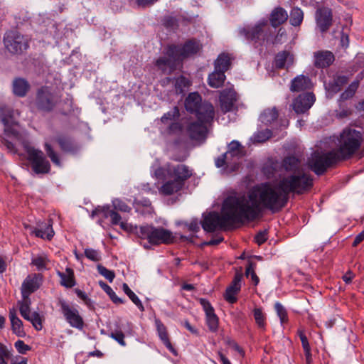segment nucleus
I'll return each mask as SVG.
<instances>
[{
  "label": "nucleus",
  "mask_w": 364,
  "mask_h": 364,
  "mask_svg": "<svg viewBox=\"0 0 364 364\" xmlns=\"http://www.w3.org/2000/svg\"><path fill=\"white\" fill-rule=\"evenodd\" d=\"M312 186V178L308 176H287L276 183H264L255 186L247 196H237V199L245 219L253 220L263 209L272 213L279 211L287 204L290 193L301 194Z\"/></svg>",
  "instance_id": "nucleus-1"
},
{
  "label": "nucleus",
  "mask_w": 364,
  "mask_h": 364,
  "mask_svg": "<svg viewBox=\"0 0 364 364\" xmlns=\"http://www.w3.org/2000/svg\"><path fill=\"white\" fill-rule=\"evenodd\" d=\"M245 220V216L238 204L237 196H229L223 202L222 215L210 212L203 215L202 228L206 232H214L218 229L226 228L236 223Z\"/></svg>",
  "instance_id": "nucleus-2"
},
{
  "label": "nucleus",
  "mask_w": 364,
  "mask_h": 364,
  "mask_svg": "<svg viewBox=\"0 0 364 364\" xmlns=\"http://www.w3.org/2000/svg\"><path fill=\"white\" fill-rule=\"evenodd\" d=\"M154 175L159 179H167L159 188V192L164 196H171L182 190L186 181L192 176L193 169L184 164L168 163L156 168Z\"/></svg>",
  "instance_id": "nucleus-3"
},
{
  "label": "nucleus",
  "mask_w": 364,
  "mask_h": 364,
  "mask_svg": "<svg viewBox=\"0 0 364 364\" xmlns=\"http://www.w3.org/2000/svg\"><path fill=\"white\" fill-rule=\"evenodd\" d=\"M362 133L352 128H346L338 138L337 149L334 150L341 161L350 158L360 148Z\"/></svg>",
  "instance_id": "nucleus-4"
},
{
  "label": "nucleus",
  "mask_w": 364,
  "mask_h": 364,
  "mask_svg": "<svg viewBox=\"0 0 364 364\" xmlns=\"http://www.w3.org/2000/svg\"><path fill=\"white\" fill-rule=\"evenodd\" d=\"M245 154L244 146L238 141L233 140L228 144L227 151L215 160V165L218 168L225 166L227 171H234L238 168L239 161Z\"/></svg>",
  "instance_id": "nucleus-5"
},
{
  "label": "nucleus",
  "mask_w": 364,
  "mask_h": 364,
  "mask_svg": "<svg viewBox=\"0 0 364 364\" xmlns=\"http://www.w3.org/2000/svg\"><path fill=\"white\" fill-rule=\"evenodd\" d=\"M137 235L141 239H146L150 244L155 245L171 244L175 239L170 230L152 225L141 226L137 231Z\"/></svg>",
  "instance_id": "nucleus-6"
},
{
  "label": "nucleus",
  "mask_w": 364,
  "mask_h": 364,
  "mask_svg": "<svg viewBox=\"0 0 364 364\" xmlns=\"http://www.w3.org/2000/svg\"><path fill=\"white\" fill-rule=\"evenodd\" d=\"M341 160L333 150L326 153L316 151L309 159L308 165L310 169L316 174L321 175L323 173L329 166Z\"/></svg>",
  "instance_id": "nucleus-7"
},
{
  "label": "nucleus",
  "mask_w": 364,
  "mask_h": 364,
  "mask_svg": "<svg viewBox=\"0 0 364 364\" xmlns=\"http://www.w3.org/2000/svg\"><path fill=\"white\" fill-rule=\"evenodd\" d=\"M60 101V97L48 86H43L37 90L35 100L36 107L43 112H51Z\"/></svg>",
  "instance_id": "nucleus-8"
},
{
  "label": "nucleus",
  "mask_w": 364,
  "mask_h": 364,
  "mask_svg": "<svg viewBox=\"0 0 364 364\" xmlns=\"http://www.w3.org/2000/svg\"><path fill=\"white\" fill-rule=\"evenodd\" d=\"M25 151L27 154V159L31 163V168L35 173L46 174L49 173L50 170V163L41 150L26 145Z\"/></svg>",
  "instance_id": "nucleus-9"
},
{
  "label": "nucleus",
  "mask_w": 364,
  "mask_h": 364,
  "mask_svg": "<svg viewBox=\"0 0 364 364\" xmlns=\"http://www.w3.org/2000/svg\"><path fill=\"white\" fill-rule=\"evenodd\" d=\"M6 48L13 54H21L29 47V40L18 31H11L4 37Z\"/></svg>",
  "instance_id": "nucleus-10"
},
{
  "label": "nucleus",
  "mask_w": 364,
  "mask_h": 364,
  "mask_svg": "<svg viewBox=\"0 0 364 364\" xmlns=\"http://www.w3.org/2000/svg\"><path fill=\"white\" fill-rule=\"evenodd\" d=\"M201 48L200 43L195 41H189L183 46L171 45L167 47V53L173 59H183L196 54Z\"/></svg>",
  "instance_id": "nucleus-11"
},
{
  "label": "nucleus",
  "mask_w": 364,
  "mask_h": 364,
  "mask_svg": "<svg viewBox=\"0 0 364 364\" xmlns=\"http://www.w3.org/2000/svg\"><path fill=\"white\" fill-rule=\"evenodd\" d=\"M58 304L61 314L69 325L73 328L82 330L84 327V321L78 310L63 299L59 300Z\"/></svg>",
  "instance_id": "nucleus-12"
},
{
  "label": "nucleus",
  "mask_w": 364,
  "mask_h": 364,
  "mask_svg": "<svg viewBox=\"0 0 364 364\" xmlns=\"http://www.w3.org/2000/svg\"><path fill=\"white\" fill-rule=\"evenodd\" d=\"M43 277L40 274H29L23 280L21 292L22 297H29V296L36 291L41 285Z\"/></svg>",
  "instance_id": "nucleus-13"
},
{
  "label": "nucleus",
  "mask_w": 364,
  "mask_h": 364,
  "mask_svg": "<svg viewBox=\"0 0 364 364\" xmlns=\"http://www.w3.org/2000/svg\"><path fill=\"white\" fill-rule=\"evenodd\" d=\"M267 26V21L263 20L259 21L251 28H243L240 33L244 34L247 39L257 42L260 40H264L267 34L264 33V27Z\"/></svg>",
  "instance_id": "nucleus-14"
},
{
  "label": "nucleus",
  "mask_w": 364,
  "mask_h": 364,
  "mask_svg": "<svg viewBox=\"0 0 364 364\" xmlns=\"http://www.w3.org/2000/svg\"><path fill=\"white\" fill-rule=\"evenodd\" d=\"M237 100V93L232 87L226 88L220 92V103L223 112L232 111Z\"/></svg>",
  "instance_id": "nucleus-15"
},
{
  "label": "nucleus",
  "mask_w": 364,
  "mask_h": 364,
  "mask_svg": "<svg viewBox=\"0 0 364 364\" xmlns=\"http://www.w3.org/2000/svg\"><path fill=\"white\" fill-rule=\"evenodd\" d=\"M315 102V96L312 93H305L299 95L293 102V109L297 114L308 111Z\"/></svg>",
  "instance_id": "nucleus-16"
},
{
  "label": "nucleus",
  "mask_w": 364,
  "mask_h": 364,
  "mask_svg": "<svg viewBox=\"0 0 364 364\" xmlns=\"http://www.w3.org/2000/svg\"><path fill=\"white\" fill-rule=\"evenodd\" d=\"M198 121L208 125L210 124L215 117V109L213 105L208 102H203L196 110Z\"/></svg>",
  "instance_id": "nucleus-17"
},
{
  "label": "nucleus",
  "mask_w": 364,
  "mask_h": 364,
  "mask_svg": "<svg viewBox=\"0 0 364 364\" xmlns=\"http://www.w3.org/2000/svg\"><path fill=\"white\" fill-rule=\"evenodd\" d=\"M282 168L285 171L291 173L289 176L306 175L311 178L309 175L301 171V161L295 156H288L284 158L282 162Z\"/></svg>",
  "instance_id": "nucleus-18"
},
{
  "label": "nucleus",
  "mask_w": 364,
  "mask_h": 364,
  "mask_svg": "<svg viewBox=\"0 0 364 364\" xmlns=\"http://www.w3.org/2000/svg\"><path fill=\"white\" fill-rule=\"evenodd\" d=\"M316 21L318 28L321 32L326 31L332 23V11L329 8L323 7L317 9Z\"/></svg>",
  "instance_id": "nucleus-19"
},
{
  "label": "nucleus",
  "mask_w": 364,
  "mask_h": 364,
  "mask_svg": "<svg viewBox=\"0 0 364 364\" xmlns=\"http://www.w3.org/2000/svg\"><path fill=\"white\" fill-rule=\"evenodd\" d=\"M242 277V271H237L230 285L227 288L225 299L229 303L233 304L237 301L235 295L240 290Z\"/></svg>",
  "instance_id": "nucleus-20"
},
{
  "label": "nucleus",
  "mask_w": 364,
  "mask_h": 364,
  "mask_svg": "<svg viewBox=\"0 0 364 364\" xmlns=\"http://www.w3.org/2000/svg\"><path fill=\"white\" fill-rule=\"evenodd\" d=\"M186 133L193 140H200L205 137L207 125L198 121L189 123L186 127Z\"/></svg>",
  "instance_id": "nucleus-21"
},
{
  "label": "nucleus",
  "mask_w": 364,
  "mask_h": 364,
  "mask_svg": "<svg viewBox=\"0 0 364 364\" xmlns=\"http://www.w3.org/2000/svg\"><path fill=\"white\" fill-rule=\"evenodd\" d=\"M314 57V65L318 68H324L330 66L335 60L333 53L328 50H319L315 52Z\"/></svg>",
  "instance_id": "nucleus-22"
},
{
  "label": "nucleus",
  "mask_w": 364,
  "mask_h": 364,
  "mask_svg": "<svg viewBox=\"0 0 364 364\" xmlns=\"http://www.w3.org/2000/svg\"><path fill=\"white\" fill-rule=\"evenodd\" d=\"M38 228L32 229V234H34L38 237L48 240L53 237L55 233L53 230V220L51 219L47 223L43 222L38 223Z\"/></svg>",
  "instance_id": "nucleus-23"
},
{
  "label": "nucleus",
  "mask_w": 364,
  "mask_h": 364,
  "mask_svg": "<svg viewBox=\"0 0 364 364\" xmlns=\"http://www.w3.org/2000/svg\"><path fill=\"white\" fill-rule=\"evenodd\" d=\"M100 211V210H97ZM105 218H111V223L112 225H119L120 228L126 231H129L132 229L130 224L124 221H121L122 218L116 210H109V208L103 207L100 209Z\"/></svg>",
  "instance_id": "nucleus-24"
},
{
  "label": "nucleus",
  "mask_w": 364,
  "mask_h": 364,
  "mask_svg": "<svg viewBox=\"0 0 364 364\" xmlns=\"http://www.w3.org/2000/svg\"><path fill=\"white\" fill-rule=\"evenodd\" d=\"M155 325L157 329L158 335L161 341L173 355H177V351L173 347L168 338L166 327L159 318L155 319Z\"/></svg>",
  "instance_id": "nucleus-25"
},
{
  "label": "nucleus",
  "mask_w": 364,
  "mask_h": 364,
  "mask_svg": "<svg viewBox=\"0 0 364 364\" xmlns=\"http://www.w3.org/2000/svg\"><path fill=\"white\" fill-rule=\"evenodd\" d=\"M180 59H173L170 55L167 53L166 50L165 55L159 58L156 61V65L159 69L165 72L168 68L170 71L173 70L176 68V65L180 62Z\"/></svg>",
  "instance_id": "nucleus-26"
},
{
  "label": "nucleus",
  "mask_w": 364,
  "mask_h": 364,
  "mask_svg": "<svg viewBox=\"0 0 364 364\" xmlns=\"http://www.w3.org/2000/svg\"><path fill=\"white\" fill-rule=\"evenodd\" d=\"M233 58L227 53H220L214 62V70L225 73L231 67Z\"/></svg>",
  "instance_id": "nucleus-27"
},
{
  "label": "nucleus",
  "mask_w": 364,
  "mask_h": 364,
  "mask_svg": "<svg viewBox=\"0 0 364 364\" xmlns=\"http://www.w3.org/2000/svg\"><path fill=\"white\" fill-rule=\"evenodd\" d=\"M311 80L304 75L296 76L291 80L290 90L292 92H301L310 88Z\"/></svg>",
  "instance_id": "nucleus-28"
},
{
  "label": "nucleus",
  "mask_w": 364,
  "mask_h": 364,
  "mask_svg": "<svg viewBox=\"0 0 364 364\" xmlns=\"http://www.w3.org/2000/svg\"><path fill=\"white\" fill-rule=\"evenodd\" d=\"M288 18L287 12L282 7L274 9L270 15V23L273 27H277Z\"/></svg>",
  "instance_id": "nucleus-29"
},
{
  "label": "nucleus",
  "mask_w": 364,
  "mask_h": 364,
  "mask_svg": "<svg viewBox=\"0 0 364 364\" xmlns=\"http://www.w3.org/2000/svg\"><path fill=\"white\" fill-rule=\"evenodd\" d=\"M9 318L11 323L13 332L18 336L22 337L25 335L23 323L16 315V311L12 309L9 311Z\"/></svg>",
  "instance_id": "nucleus-30"
},
{
  "label": "nucleus",
  "mask_w": 364,
  "mask_h": 364,
  "mask_svg": "<svg viewBox=\"0 0 364 364\" xmlns=\"http://www.w3.org/2000/svg\"><path fill=\"white\" fill-rule=\"evenodd\" d=\"M55 141L58 143L63 151L73 152L77 149L73 140L65 135L58 136Z\"/></svg>",
  "instance_id": "nucleus-31"
},
{
  "label": "nucleus",
  "mask_w": 364,
  "mask_h": 364,
  "mask_svg": "<svg viewBox=\"0 0 364 364\" xmlns=\"http://www.w3.org/2000/svg\"><path fill=\"white\" fill-rule=\"evenodd\" d=\"M202 103L200 95L197 92H192L186 97L185 107L187 111L193 113Z\"/></svg>",
  "instance_id": "nucleus-32"
},
{
  "label": "nucleus",
  "mask_w": 364,
  "mask_h": 364,
  "mask_svg": "<svg viewBox=\"0 0 364 364\" xmlns=\"http://www.w3.org/2000/svg\"><path fill=\"white\" fill-rule=\"evenodd\" d=\"M226 79L225 73L214 70L208 77V83L213 88H219L223 86Z\"/></svg>",
  "instance_id": "nucleus-33"
},
{
  "label": "nucleus",
  "mask_w": 364,
  "mask_h": 364,
  "mask_svg": "<svg viewBox=\"0 0 364 364\" xmlns=\"http://www.w3.org/2000/svg\"><path fill=\"white\" fill-rule=\"evenodd\" d=\"M60 278V284L66 288H72L75 285L74 272L71 268H66L65 272H58Z\"/></svg>",
  "instance_id": "nucleus-34"
},
{
  "label": "nucleus",
  "mask_w": 364,
  "mask_h": 364,
  "mask_svg": "<svg viewBox=\"0 0 364 364\" xmlns=\"http://www.w3.org/2000/svg\"><path fill=\"white\" fill-rule=\"evenodd\" d=\"M2 124L4 125V137L17 138L18 136V124L13 118L9 119L7 122H4Z\"/></svg>",
  "instance_id": "nucleus-35"
},
{
  "label": "nucleus",
  "mask_w": 364,
  "mask_h": 364,
  "mask_svg": "<svg viewBox=\"0 0 364 364\" xmlns=\"http://www.w3.org/2000/svg\"><path fill=\"white\" fill-rule=\"evenodd\" d=\"M30 88L28 82L23 78H17L13 82V92L18 97H24Z\"/></svg>",
  "instance_id": "nucleus-36"
},
{
  "label": "nucleus",
  "mask_w": 364,
  "mask_h": 364,
  "mask_svg": "<svg viewBox=\"0 0 364 364\" xmlns=\"http://www.w3.org/2000/svg\"><path fill=\"white\" fill-rule=\"evenodd\" d=\"M275 66L277 68H283L285 66L286 63L288 65H291L294 61L293 55L289 53L284 51L279 53L275 57Z\"/></svg>",
  "instance_id": "nucleus-37"
},
{
  "label": "nucleus",
  "mask_w": 364,
  "mask_h": 364,
  "mask_svg": "<svg viewBox=\"0 0 364 364\" xmlns=\"http://www.w3.org/2000/svg\"><path fill=\"white\" fill-rule=\"evenodd\" d=\"M277 117L278 112L275 107H273L264 109L260 114L259 119L262 123L268 124L275 121Z\"/></svg>",
  "instance_id": "nucleus-38"
},
{
  "label": "nucleus",
  "mask_w": 364,
  "mask_h": 364,
  "mask_svg": "<svg viewBox=\"0 0 364 364\" xmlns=\"http://www.w3.org/2000/svg\"><path fill=\"white\" fill-rule=\"evenodd\" d=\"M348 82V78L346 76H338L333 79L332 82H330L326 89L333 93L339 92L341 87Z\"/></svg>",
  "instance_id": "nucleus-39"
},
{
  "label": "nucleus",
  "mask_w": 364,
  "mask_h": 364,
  "mask_svg": "<svg viewBox=\"0 0 364 364\" xmlns=\"http://www.w3.org/2000/svg\"><path fill=\"white\" fill-rule=\"evenodd\" d=\"M49 259L46 255H38L32 257L31 264L36 267L38 271H43L47 269Z\"/></svg>",
  "instance_id": "nucleus-40"
},
{
  "label": "nucleus",
  "mask_w": 364,
  "mask_h": 364,
  "mask_svg": "<svg viewBox=\"0 0 364 364\" xmlns=\"http://www.w3.org/2000/svg\"><path fill=\"white\" fill-rule=\"evenodd\" d=\"M304 19V12L298 7L293 8L290 12V23L294 26H299Z\"/></svg>",
  "instance_id": "nucleus-41"
},
{
  "label": "nucleus",
  "mask_w": 364,
  "mask_h": 364,
  "mask_svg": "<svg viewBox=\"0 0 364 364\" xmlns=\"http://www.w3.org/2000/svg\"><path fill=\"white\" fill-rule=\"evenodd\" d=\"M122 289L124 292L128 296V297L131 299V301L139 308V309L141 311H144V307L139 299V297L135 294L134 292H133L130 288L129 287L128 284L126 283H124L122 284Z\"/></svg>",
  "instance_id": "nucleus-42"
},
{
  "label": "nucleus",
  "mask_w": 364,
  "mask_h": 364,
  "mask_svg": "<svg viewBox=\"0 0 364 364\" xmlns=\"http://www.w3.org/2000/svg\"><path fill=\"white\" fill-rule=\"evenodd\" d=\"M31 304L29 297H22V301L18 302L21 315L25 319L29 318V316L32 314L30 311Z\"/></svg>",
  "instance_id": "nucleus-43"
},
{
  "label": "nucleus",
  "mask_w": 364,
  "mask_h": 364,
  "mask_svg": "<svg viewBox=\"0 0 364 364\" xmlns=\"http://www.w3.org/2000/svg\"><path fill=\"white\" fill-rule=\"evenodd\" d=\"M359 86V80H354L352 82L347 89L341 95V100H347L350 99L355 95L358 87Z\"/></svg>",
  "instance_id": "nucleus-44"
},
{
  "label": "nucleus",
  "mask_w": 364,
  "mask_h": 364,
  "mask_svg": "<svg viewBox=\"0 0 364 364\" xmlns=\"http://www.w3.org/2000/svg\"><path fill=\"white\" fill-rule=\"evenodd\" d=\"M100 287L109 295L111 300L115 304H123L124 301L119 298L112 289L103 281H99Z\"/></svg>",
  "instance_id": "nucleus-45"
},
{
  "label": "nucleus",
  "mask_w": 364,
  "mask_h": 364,
  "mask_svg": "<svg viewBox=\"0 0 364 364\" xmlns=\"http://www.w3.org/2000/svg\"><path fill=\"white\" fill-rule=\"evenodd\" d=\"M180 115L179 109L177 107H174L171 110L165 113L161 118V121L167 124L169 122L173 121L178 118Z\"/></svg>",
  "instance_id": "nucleus-46"
},
{
  "label": "nucleus",
  "mask_w": 364,
  "mask_h": 364,
  "mask_svg": "<svg viewBox=\"0 0 364 364\" xmlns=\"http://www.w3.org/2000/svg\"><path fill=\"white\" fill-rule=\"evenodd\" d=\"M45 150L48 156L52 162L56 166H60V161L58 154L53 150L49 143L45 144Z\"/></svg>",
  "instance_id": "nucleus-47"
},
{
  "label": "nucleus",
  "mask_w": 364,
  "mask_h": 364,
  "mask_svg": "<svg viewBox=\"0 0 364 364\" xmlns=\"http://www.w3.org/2000/svg\"><path fill=\"white\" fill-rule=\"evenodd\" d=\"M206 323L209 329L215 332L218 328V318L215 312L206 315Z\"/></svg>",
  "instance_id": "nucleus-48"
},
{
  "label": "nucleus",
  "mask_w": 364,
  "mask_h": 364,
  "mask_svg": "<svg viewBox=\"0 0 364 364\" xmlns=\"http://www.w3.org/2000/svg\"><path fill=\"white\" fill-rule=\"evenodd\" d=\"M174 85L177 92H182L190 85V81L186 77L180 76L175 79Z\"/></svg>",
  "instance_id": "nucleus-49"
},
{
  "label": "nucleus",
  "mask_w": 364,
  "mask_h": 364,
  "mask_svg": "<svg viewBox=\"0 0 364 364\" xmlns=\"http://www.w3.org/2000/svg\"><path fill=\"white\" fill-rule=\"evenodd\" d=\"M13 112L9 107L0 104V122L4 123L9 119L13 118Z\"/></svg>",
  "instance_id": "nucleus-50"
},
{
  "label": "nucleus",
  "mask_w": 364,
  "mask_h": 364,
  "mask_svg": "<svg viewBox=\"0 0 364 364\" xmlns=\"http://www.w3.org/2000/svg\"><path fill=\"white\" fill-rule=\"evenodd\" d=\"M253 316L256 323L260 328H264L265 327V316L263 314L262 309H255L253 311Z\"/></svg>",
  "instance_id": "nucleus-51"
},
{
  "label": "nucleus",
  "mask_w": 364,
  "mask_h": 364,
  "mask_svg": "<svg viewBox=\"0 0 364 364\" xmlns=\"http://www.w3.org/2000/svg\"><path fill=\"white\" fill-rule=\"evenodd\" d=\"M26 320L31 321L33 327L37 331H40L42 329V319L40 314L38 312H33L31 315L29 316V318H26Z\"/></svg>",
  "instance_id": "nucleus-52"
},
{
  "label": "nucleus",
  "mask_w": 364,
  "mask_h": 364,
  "mask_svg": "<svg viewBox=\"0 0 364 364\" xmlns=\"http://www.w3.org/2000/svg\"><path fill=\"white\" fill-rule=\"evenodd\" d=\"M272 136V132L266 129L265 130L259 131L254 134V141L256 142H264Z\"/></svg>",
  "instance_id": "nucleus-53"
},
{
  "label": "nucleus",
  "mask_w": 364,
  "mask_h": 364,
  "mask_svg": "<svg viewBox=\"0 0 364 364\" xmlns=\"http://www.w3.org/2000/svg\"><path fill=\"white\" fill-rule=\"evenodd\" d=\"M11 356V350L4 343H0V364H8L6 359Z\"/></svg>",
  "instance_id": "nucleus-54"
},
{
  "label": "nucleus",
  "mask_w": 364,
  "mask_h": 364,
  "mask_svg": "<svg viewBox=\"0 0 364 364\" xmlns=\"http://www.w3.org/2000/svg\"><path fill=\"white\" fill-rule=\"evenodd\" d=\"M112 205L114 210L128 213L131 210V208L127 205L125 202L120 199H114L112 200Z\"/></svg>",
  "instance_id": "nucleus-55"
},
{
  "label": "nucleus",
  "mask_w": 364,
  "mask_h": 364,
  "mask_svg": "<svg viewBox=\"0 0 364 364\" xmlns=\"http://www.w3.org/2000/svg\"><path fill=\"white\" fill-rule=\"evenodd\" d=\"M97 270L98 272L105 277L109 282H112L115 277V274L113 271L107 269L101 264L97 265Z\"/></svg>",
  "instance_id": "nucleus-56"
},
{
  "label": "nucleus",
  "mask_w": 364,
  "mask_h": 364,
  "mask_svg": "<svg viewBox=\"0 0 364 364\" xmlns=\"http://www.w3.org/2000/svg\"><path fill=\"white\" fill-rule=\"evenodd\" d=\"M275 311H277V316L279 317L281 323H284L287 321V313L285 308L279 302H277L274 305Z\"/></svg>",
  "instance_id": "nucleus-57"
},
{
  "label": "nucleus",
  "mask_w": 364,
  "mask_h": 364,
  "mask_svg": "<svg viewBox=\"0 0 364 364\" xmlns=\"http://www.w3.org/2000/svg\"><path fill=\"white\" fill-rule=\"evenodd\" d=\"M109 336L115 340L122 346H126V343L124 341V335L122 331L115 330L110 333Z\"/></svg>",
  "instance_id": "nucleus-58"
},
{
  "label": "nucleus",
  "mask_w": 364,
  "mask_h": 364,
  "mask_svg": "<svg viewBox=\"0 0 364 364\" xmlns=\"http://www.w3.org/2000/svg\"><path fill=\"white\" fill-rule=\"evenodd\" d=\"M14 346L16 348L17 351L21 354H26L28 351H29L31 348L30 346L26 344L23 341L18 340L15 342Z\"/></svg>",
  "instance_id": "nucleus-59"
},
{
  "label": "nucleus",
  "mask_w": 364,
  "mask_h": 364,
  "mask_svg": "<svg viewBox=\"0 0 364 364\" xmlns=\"http://www.w3.org/2000/svg\"><path fill=\"white\" fill-rule=\"evenodd\" d=\"M255 264L252 262H249L248 267L246 268L245 274L247 277L251 276L252 281L255 283V285H257L259 279L257 274H255L254 266Z\"/></svg>",
  "instance_id": "nucleus-60"
},
{
  "label": "nucleus",
  "mask_w": 364,
  "mask_h": 364,
  "mask_svg": "<svg viewBox=\"0 0 364 364\" xmlns=\"http://www.w3.org/2000/svg\"><path fill=\"white\" fill-rule=\"evenodd\" d=\"M85 255L92 261L97 262L100 259V255L98 251L92 248H86L85 250Z\"/></svg>",
  "instance_id": "nucleus-61"
},
{
  "label": "nucleus",
  "mask_w": 364,
  "mask_h": 364,
  "mask_svg": "<svg viewBox=\"0 0 364 364\" xmlns=\"http://www.w3.org/2000/svg\"><path fill=\"white\" fill-rule=\"evenodd\" d=\"M199 302L203 308V310L205 313V316L208 315V314H211V313L214 312L213 307L211 306V304L207 299L200 298L199 299Z\"/></svg>",
  "instance_id": "nucleus-62"
},
{
  "label": "nucleus",
  "mask_w": 364,
  "mask_h": 364,
  "mask_svg": "<svg viewBox=\"0 0 364 364\" xmlns=\"http://www.w3.org/2000/svg\"><path fill=\"white\" fill-rule=\"evenodd\" d=\"M298 333H299V336L300 338L304 350H310L311 348H310L307 337L304 334V331H299Z\"/></svg>",
  "instance_id": "nucleus-63"
},
{
  "label": "nucleus",
  "mask_w": 364,
  "mask_h": 364,
  "mask_svg": "<svg viewBox=\"0 0 364 364\" xmlns=\"http://www.w3.org/2000/svg\"><path fill=\"white\" fill-rule=\"evenodd\" d=\"M341 45L343 48H346L349 45V37L348 33L344 31V29L341 32Z\"/></svg>",
  "instance_id": "nucleus-64"
}]
</instances>
